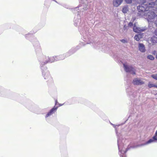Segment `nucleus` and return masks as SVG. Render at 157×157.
I'll use <instances>...</instances> for the list:
<instances>
[{"label": "nucleus", "instance_id": "1", "mask_svg": "<svg viewBox=\"0 0 157 157\" xmlns=\"http://www.w3.org/2000/svg\"><path fill=\"white\" fill-rule=\"evenodd\" d=\"M143 3L137 7L138 11V15L140 17H144L147 19L148 22L154 21L157 26V0L154 2H151L148 4ZM155 34L157 36V29L155 31ZM153 43H155L157 40V37L153 36L152 38Z\"/></svg>", "mask_w": 157, "mask_h": 157}, {"label": "nucleus", "instance_id": "2", "mask_svg": "<svg viewBox=\"0 0 157 157\" xmlns=\"http://www.w3.org/2000/svg\"><path fill=\"white\" fill-rule=\"evenodd\" d=\"M91 5L92 4L91 3V2H90L86 1L84 3L81 5V6L79 5L78 7H76L73 10H74V11L75 12V10H78V8H80V12H79L78 11V15H79H79H80L81 12H82L85 10H87L88 8H90L91 7ZM80 15L79 16L78 19L77 21H76L75 19V26L77 25L78 22H79V21L80 20L79 18H80Z\"/></svg>", "mask_w": 157, "mask_h": 157}, {"label": "nucleus", "instance_id": "3", "mask_svg": "<svg viewBox=\"0 0 157 157\" xmlns=\"http://www.w3.org/2000/svg\"><path fill=\"white\" fill-rule=\"evenodd\" d=\"M125 140L124 139H121L118 138L117 140L119 150V154L120 157H126L125 153L128 150V148H125L124 144Z\"/></svg>", "mask_w": 157, "mask_h": 157}, {"label": "nucleus", "instance_id": "4", "mask_svg": "<svg viewBox=\"0 0 157 157\" xmlns=\"http://www.w3.org/2000/svg\"><path fill=\"white\" fill-rule=\"evenodd\" d=\"M42 75L44 79L48 82H51L52 81V78L51 77L49 71L47 70V68L44 67L42 68Z\"/></svg>", "mask_w": 157, "mask_h": 157}, {"label": "nucleus", "instance_id": "5", "mask_svg": "<svg viewBox=\"0 0 157 157\" xmlns=\"http://www.w3.org/2000/svg\"><path fill=\"white\" fill-rule=\"evenodd\" d=\"M41 69L44 68V66L49 62V57L45 56H42L39 59Z\"/></svg>", "mask_w": 157, "mask_h": 157}, {"label": "nucleus", "instance_id": "6", "mask_svg": "<svg viewBox=\"0 0 157 157\" xmlns=\"http://www.w3.org/2000/svg\"><path fill=\"white\" fill-rule=\"evenodd\" d=\"M123 66L124 70L127 72H129L132 75H135L136 70L132 66L128 65L127 64L124 63Z\"/></svg>", "mask_w": 157, "mask_h": 157}, {"label": "nucleus", "instance_id": "7", "mask_svg": "<svg viewBox=\"0 0 157 157\" xmlns=\"http://www.w3.org/2000/svg\"><path fill=\"white\" fill-rule=\"evenodd\" d=\"M65 57L64 55H60L59 56H53L50 58L49 57L48 63H52L55 61L63 59H64Z\"/></svg>", "mask_w": 157, "mask_h": 157}, {"label": "nucleus", "instance_id": "8", "mask_svg": "<svg viewBox=\"0 0 157 157\" xmlns=\"http://www.w3.org/2000/svg\"><path fill=\"white\" fill-rule=\"evenodd\" d=\"M153 142H157V130L155 133V136L152 138L150 139L144 144L141 145H147Z\"/></svg>", "mask_w": 157, "mask_h": 157}, {"label": "nucleus", "instance_id": "9", "mask_svg": "<svg viewBox=\"0 0 157 157\" xmlns=\"http://www.w3.org/2000/svg\"><path fill=\"white\" fill-rule=\"evenodd\" d=\"M57 109V107L54 106L53 108L50 111L48 112L46 114L45 117V118L48 117L52 115L56 111Z\"/></svg>", "mask_w": 157, "mask_h": 157}, {"label": "nucleus", "instance_id": "10", "mask_svg": "<svg viewBox=\"0 0 157 157\" xmlns=\"http://www.w3.org/2000/svg\"><path fill=\"white\" fill-rule=\"evenodd\" d=\"M132 83L134 85H139L144 84V82L140 79L136 78L133 80Z\"/></svg>", "mask_w": 157, "mask_h": 157}, {"label": "nucleus", "instance_id": "11", "mask_svg": "<svg viewBox=\"0 0 157 157\" xmlns=\"http://www.w3.org/2000/svg\"><path fill=\"white\" fill-rule=\"evenodd\" d=\"M123 2V0H113V4L114 6L117 7L120 5Z\"/></svg>", "mask_w": 157, "mask_h": 157}, {"label": "nucleus", "instance_id": "12", "mask_svg": "<svg viewBox=\"0 0 157 157\" xmlns=\"http://www.w3.org/2000/svg\"><path fill=\"white\" fill-rule=\"evenodd\" d=\"M133 30L134 32L136 33H140L143 31L144 30V28L140 27H137L135 25L133 27Z\"/></svg>", "mask_w": 157, "mask_h": 157}, {"label": "nucleus", "instance_id": "13", "mask_svg": "<svg viewBox=\"0 0 157 157\" xmlns=\"http://www.w3.org/2000/svg\"><path fill=\"white\" fill-rule=\"evenodd\" d=\"M139 49L140 51L142 52H144L145 51V49L144 45L142 44H139Z\"/></svg>", "mask_w": 157, "mask_h": 157}, {"label": "nucleus", "instance_id": "14", "mask_svg": "<svg viewBox=\"0 0 157 157\" xmlns=\"http://www.w3.org/2000/svg\"><path fill=\"white\" fill-rule=\"evenodd\" d=\"M128 10V8L127 6H124L122 9V11L124 13H127Z\"/></svg>", "mask_w": 157, "mask_h": 157}, {"label": "nucleus", "instance_id": "15", "mask_svg": "<svg viewBox=\"0 0 157 157\" xmlns=\"http://www.w3.org/2000/svg\"><path fill=\"white\" fill-rule=\"evenodd\" d=\"M142 38V35L140 34L136 35L134 36V39L137 41H139L140 38Z\"/></svg>", "mask_w": 157, "mask_h": 157}, {"label": "nucleus", "instance_id": "16", "mask_svg": "<svg viewBox=\"0 0 157 157\" xmlns=\"http://www.w3.org/2000/svg\"><path fill=\"white\" fill-rule=\"evenodd\" d=\"M134 91H131L128 92V94L129 95V97L132 98V97H135L136 95L134 94Z\"/></svg>", "mask_w": 157, "mask_h": 157}, {"label": "nucleus", "instance_id": "17", "mask_svg": "<svg viewBox=\"0 0 157 157\" xmlns=\"http://www.w3.org/2000/svg\"><path fill=\"white\" fill-rule=\"evenodd\" d=\"M148 87L150 88L152 87H155L157 88V85L153 84L151 82H149L148 84Z\"/></svg>", "mask_w": 157, "mask_h": 157}, {"label": "nucleus", "instance_id": "18", "mask_svg": "<svg viewBox=\"0 0 157 157\" xmlns=\"http://www.w3.org/2000/svg\"><path fill=\"white\" fill-rule=\"evenodd\" d=\"M147 58L148 59H149L151 60H153L154 59V58L152 55H148Z\"/></svg>", "mask_w": 157, "mask_h": 157}, {"label": "nucleus", "instance_id": "19", "mask_svg": "<svg viewBox=\"0 0 157 157\" xmlns=\"http://www.w3.org/2000/svg\"><path fill=\"white\" fill-rule=\"evenodd\" d=\"M133 0H124L125 2L128 4L131 3Z\"/></svg>", "mask_w": 157, "mask_h": 157}, {"label": "nucleus", "instance_id": "20", "mask_svg": "<svg viewBox=\"0 0 157 157\" xmlns=\"http://www.w3.org/2000/svg\"><path fill=\"white\" fill-rule=\"evenodd\" d=\"M152 78L157 80V75H151Z\"/></svg>", "mask_w": 157, "mask_h": 157}, {"label": "nucleus", "instance_id": "21", "mask_svg": "<svg viewBox=\"0 0 157 157\" xmlns=\"http://www.w3.org/2000/svg\"><path fill=\"white\" fill-rule=\"evenodd\" d=\"M128 26H127L124 25V26L123 29L124 30H127L128 29Z\"/></svg>", "mask_w": 157, "mask_h": 157}, {"label": "nucleus", "instance_id": "22", "mask_svg": "<svg viewBox=\"0 0 157 157\" xmlns=\"http://www.w3.org/2000/svg\"><path fill=\"white\" fill-rule=\"evenodd\" d=\"M132 26H133V23L132 22H130L128 24V27H132Z\"/></svg>", "mask_w": 157, "mask_h": 157}, {"label": "nucleus", "instance_id": "23", "mask_svg": "<svg viewBox=\"0 0 157 157\" xmlns=\"http://www.w3.org/2000/svg\"><path fill=\"white\" fill-rule=\"evenodd\" d=\"M121 41L123 43H127V42L126 40H124V39H122V40H121Z\"/></svg>", "mask_w": 157, "mask_h": 157}, {"label": "nucleus", "instance_id": "24", "mask_svg": "<svg viewBox=\"0 0 157 157\" xmlns=\"http://www.w3.org/2000/svg\"><path fill=\"white\" fill-rule=\"evenodd\" d=\"M4 95L3 92H2V93H0V96H3Z\"/></svg>", "mask_w": 157, "mask_h": 157}, {"label": "nucleus", "instance_id": "25", "mask_svg": "<svg viewBox=\"0 0 157 157\" xmlns=\"http://www.w3.org/2000/svg\"><path fill=\"white\" fill-rule=\"evenodd\" d=\"M111 125H112L113 126V127H114V128H115V126H116V125H115V124H112V123H111Z\"/></svg>", "mask_w": 157, "mask_h": 157}, {"label": "nucleus", "instance_id": "26", "mask_svg": "<svg viewBox=\"0 0 157 157\" xmlns=\"http://www.w3.org/2000/svg\"><path fill=\"white\" fill-rule=\"evenodd\" d=\"M156 52V51H155L153 52V54H155V53Z\"/></svg>", "mask_w": 157, "mask_h": 157}, {"label": "nucleus", "instance_id": "27", "mask_svg": "<svg viewBox=\"0 0 157 157\" xmlns=\"http://www.w3.org/2000/svg\"><path fill=\"white\" fill-rule=\"evenodd\" d=\"M116 132L117 133V135L118 136H119V135L118 134V133H117V130H116Z\"/></svg>", "mask_w": 157, "mask_h": 157}, {"label": "nucleus", "instance_id": "28", "mask_svg": "<svg viewBox=\"0 0 157 157\" xmlns=\"http://www.w3.org/2000/svg\"><path fill=\"white\" fill-rule=\"evenodd\" d=\"M63 105V104H59V106H62Z\"/></svg>", "mask_w": 157, "mask_h": 157}, {"label": "nucleus", "instance_id": "29", "mask_svg": "<svg viewBox=\"0 0 157 157\" xmlns=\"http://www.w3.org/2000/svg\"><path fill=\"white\" fill-rule=\"evenodd\" d=\"M53 1H54L55 2H57H57L55 0H53Z\"/></svg>", "mask_w": 157, "mask_h": 157}, {"label": "nucleus", "instance_id": "30", "mask_svg": "<svg viewBox=\"0 0 157 157\" xmlns=\"http://www.w3.org/2000/svg\"><path fill=\"white\" fill-rule=\"evenodd\" d=\"M135 18H133V21H134V20H135Z\"/></svg>", "mask_w": 157, "mask_h": 157}, {"label": "nucleus", "instance_id": "31", "mask_svg": "<svg viewBox=\"0 0 157 157\" xmlns=\"http://www.w3.org/2000/svg\"><path fill=\"white\" fill-rule=\"evenodd\" d=\"M156 59H157V54L156 55Z\"/></svg>", "mask_w": 157, "mask_h": 157}, {"label": "nucleus", "instance_id": "32", "mask_svg": "<svg viewBox=\"0 0 157 157\" xmlns=\"http://www.w3.org/2000/svg\"><path fill=\"white\" fill-rule=\"evenodd\" d=\"M156 95H157V93L156 94Z\"/></svg>", "mask_w": 157, "mask_h": 157}]
</instances>
